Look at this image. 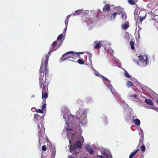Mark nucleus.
I'll return each mask as SVG.
<instances>
[{"instance_id":"obj_1","label":"nucleus","mask_w":158,"mask_h":158,"mask_svg":"<svg viewBox=\"0 0 158 158\" xmlns=\"http://www.w3.org/2000/svg\"><path fill=\"white\" fill-rule=\"evenodd\" d=\"M60 45L57 44L56 41L53 42L52 45V48L51 50L48 52L44 57L43 58L42 60L40 68V75L43 74H44V71H45V73L48 72L47 69V65L49 60V58L51 55V53L53 52L56 51L59 47Z\"/></svg>"},{"instance_id":"obj_2","label":"nucleus","mask_w":158,"mask_h":158,"mask_svg":"<svg viewBox=\"0 0 158 158\" xmlns=\"http://www.w3.org/2000/svg\"><path fill=\"white\" fill-rule=\"evenodd\" d=\"M80 112H81L80 110H78L77 112V114L79 115V117H77V119L79 120L80 123L84 124L85 123H86L87 119L86 116L87 111L86 110H85L83 111V113L80 114Z\"/></svg>"},{"instance_id":"obj_3","label":"nucleus","mask_w":158,"mask_h":158,"mask_svg":"<svg viewBox=\"0 0 158 158\" xmlns=\"http://www.w3.org/2000/svg\"><path fill=\"white\" fill-rule=\"evenodd\" d=\"M76 52L73 51H70L67 52L66 53L64 54L62 57V59L63 60H65L69 58H72L73 59H75V57H77V56L72 55V56H68V55L70 54H75Z\"/></svg>"},{"instance_id":"obj_4","label":"nucleus","mask_w":158,"mask_h":158,"mask_svg":"<svg viewBox=\"0 0 158 158\" xmlns=\"http://www.w3.org/2000/svg\"><path fill=\"white\" fill-rule=\"evenodd\" d=\"M74 117V116L71 114L68 115L65 114L63 116L65 120V123L68 125L69 123H70L73 120Z\"/></svg>"},{"instance_id":"obj_5","label":"nucleus","mask_w":158,"mask_h":158,"mask_svg":"<svg viewBox=\"0 0 158 158\" xmlns=\"http://www.w3.org/2000/svg\"><path fill=\"white\" fill-rule=\"evenodd\" d=\"M102 154L106 157L107 158H112L110 152L107 150H104L103 151Z\"/></svg>"},{"instance_id":"obj_6","label":"nucleus","mask_w":158,"mask_h":158,"mask_svg":"<svg viewBox=\"0 0 158 158\" xmlns=\"http://www.w3.org/2000/svg\"><path fill=\"white\" fill-rule=\"evenodd\" d=\"M110 5L109 4H106L103 7V13L111 11Z\"/></svg>"},{"instance_id":"obj_7","label":"nucleus","mask_w":158,"mask_h":158,"mask_svg":"<svg viewBox=\"0 0 158 158\" xmlns=\"http://www.w3.org/2000/svg\"><path fill=\"white\" fill-rule=\"evenodd\" d=\"M151 17L152 20L155 21L156 22L155 24L156 26L158 24V15H151Z\"/></svg>"},{"instance_id":"obj_8","label":"nucleus","mask_w":158,"mask_h":158,"mask_svg":"<svg viewBox=\"0 0 158 158\" xmlns=\"http://www.w3.org/2000/svg\"><path fill=\"white\" fill-rule=\"evenodd\" d=\"M42 104H43V105L42 107V109L41 110L40 109V113H45L46 111V103L45 100H44Z\"/></svg>"},{"instance_id":"obj_9","label":"nucleus","mask_w":158,"mask_h":158,"mask_svg":"<svg viewBox=\"0 0 158 158\" xmlns=\"http://www.w3.org/2000/svg\"><path fill=\"white\" fill-rule=\"evenodd\" d=\"M95 45L94 48L95 49H100L101 48L102 42L101 41H95L94 43Z\"/></svg>"},{"instance_id":"obj_10","label":"nucleus","mask_w":158,"mask_h":158,"mask_svg":"<svg viewBox=\"0 0 158 158\" xmlns=\"http://www.w3.org/2000/svg\"><path fill=\"white\" fill-rule=\"evenodd\" d=\"M143 12L144 13V16H142L141 15V13H142V12H140L139 14V21H140V22L141 23H142V21L144 19H145L146 18V16L147 14L144 12Z\"/></svg>"},{"instance_id":"obj_11","label":"nucleus","mask_w":158,"mask_h":158,"mask_svg":"<svg viewBox=\"0 0 158 158\" xmlns=\"http://www.w3.org/2000/svg\"><path fill=\"white\" fill-rule=\"evenodd\" d=\"M76 148H78L79 149H81V148L82 147V143L81 142L80 140L77 141L74 144Z\"/></svg>"},{"instance_id":"obj_12","label":"nucleus","mask_w":158,"mask_h":158,"mask_svg":"<svg viewBox=\"0 0 158 158\" xmlns=\"http://www.w3.org/2000/svg\"><path fill=\"white\" fill-rule=\"evenodd\" d=\"M77 148L75 145H71L69 147V149L70 152H76Z\"/></svg>"},{"instance_id":"obj_13","label":"nucleus","mask_w":158,"mask_h":158,"mask_svg":"<svg viewBox=\"0 0 158 158\" xmlns=\"http://www.w3.org/2000/svg\"><path fill=\"white\" fill-rule=\"evenodd\" d=\"M139 150V149H137L134 150L132 152H131L129 155V158H132L138 152Z\"/></svg>"},{"instance_id":"obj_14","label":"nucleus","mask_w":158,"mask_h":158,"mask_svg":"<svg viewBox=\"0 0 158 158\" xmlns=\"http://www.w3.org/2000/svg\"><path fill=\"white\" fill-rule=\"evenodd\" d=\"M85 149L90 154H92L94 153L93 150L90 148L89 145L86 146Z\"/></svg>"},{"instance_id":"obj_15","label":"nucleus","mask_w":158,"mask_h":158,"mask_svg":"<svg viewBox=\"0 0 158 158\" xmlns=\"http://www.w3.org/2000/svg\"><path fill=\"white\" fill-rule=\"evenodd\" d=\"M145 102L146 103L149 105L153 106H154V103L152 101V100L151 99H148L146 98L145 99Z\"/></svg>"},{"instance_id":"obj_16","label":"nucleus","mask_w":158,"mask_h":158,"mask_svg":"<svg viewBox=\"0 0 158 158\" xmlns=\"http://www.w3.org/2000/svg\"><path fill=\"white\" fill-rule=\"evenodd\" d=\"M48 97V94L47 93H44V91H43L42 92V98L43 100H46V99Z\"/></svg>"},{"instance_id":"obj_17","label":"nucleus","mask_w":158,"mask_h":158,"mask_svg":"<svg viewBox=\"0 0 158 158\" xmlns=\"http://www.w3.org/2000/svg\"><path fill=\"white\" fill-rule=\"evenodd\" d=\"M129 27V24L127 23H125L124 24H123L122 25V28L124 29H127Z\"/></svg>"},{"instance_id":"obj_18","label":"nucleus","mask_w":158,"mask_h":158,"mask_svg":"<svg viewBox=\"0 0 158 158\" xmlns=\"http://www.w3.org/2000/svg\"><path fill=\"white\" fill-rule=\"evenodd\" d=\"M34 118L35 122H38L40 118V116L37 114H35L34 115Z\"/></svg>"},{"instance_id":"obj_19","label":"nucleus","mask_w":158,"mask_h":158,"mask_svg":"<svg viewBox=\"0 0 158 158\" xmlns=\"http://www.w3.org/2000/svg\"><path fill=\"white\" fill-rule=\"evenodd\" d=\"M133 121L135 122V124L137 126H139L140 124V122L139 119L136 118L135 120L133 119Z\"/></svg>"},{"instance_id":"obj_20","label":"nucleus","mask_w":158,"mask_h":158,"mask_svg":"<svg viewBox=\"0 0 158 158\" xmlns=\"http://www.w3.org/2000/svg\"><path fill=\"white\" fill-rule=\"evenodd\" d=\"M117 15V13L114 12L111 15L110 17L111 20H114Z\"/></svg>"},{"instance_id":"obj_21","label":"nucleus","mask_w":158,"mask_h":158,"mask_svg":"<svg viewBox=\"0 0 158 158\" xmlns=\"http://www.w3.org/2000/svg\"><path fill=\"white\" fill-rule=\"evenodd\" d=\"M133 85V83L132 82L130 81H128L126 83V85L127 87L130 88Z\"/></svg>"},{"instance_id":"obj_22","label":"nucleus","mask_w":158,"mask_h":158,"mask_svg":"<svg viewBox=\"0 0 158 158\" xmlns=\"http://www.w3.org/2000/svg\"><path fill=\"white\" fill-rule=\"evenodd\" d=\"M139 57V60L140 62H141L144 63L145 62V60L143 56L142 55L138 56Z\"/></svg>"},{"instance_id":"obj_23","label":"nucleus","mask_w":158,"mask_h":158,"mask_svg":"<svg viewBox=\"0 0 158 158\" xmlns=\"http://www.w3.org/2000/svg\"><path fill=\"white\" fill-rule=\"evenodd\" d=\"M130 44L131 47V48L132 49L134 50L135 48L134 47L135 43L131 41L130 42Z\"/></svg>"},{"instance_id":"obj_24","label":"nucleus","mask_w":158,"mask_h":158,"mask_svg":"<svg viewBox=\"0 0 158 158\" xmlns=\"http://www.w3.org/2000/svg\"><path fill=\"white\" fill-rule=\"evenodd\" d=\"M121 17L122 19L125 20L127 18L126 14L124 13H123L121 15Z\"/></svg>"},{"instance_id":"obj_25","label":"nucleus","mask_w":158,"mask_h":158,"mask_svg":"<svg viewBox=\"0 0 158 158\" xmlns=\"http://www.w3.org/2000/svg\"><path fill=\"white\" fill-rule=\"evenodd\" d=\"M64 36V35L63 34L59 35L57 38V40H61Z\"/></svg>"},{"instance_id":"obj_26","label":"nucleus","mask_w":158,"mask_h":158,"mask_svg":"<svg viewBox=\"0 0 158 158\" xmlns=\"http://www.w3.org/2000/svg\"><path fill=\"white\" fill-rule=\"evenodd\" d=\"M124 72L125 76V77L128 78H131L130 76L129 75L128 72L126 70H125Z\"/></svg>"},{"instance_id":"obj_27","label":"nucleus","mask_w":158,"mask_h":158,"mask_svg":"<svg viewBox=\"0 0 158 158\" xmlns=\"http://www.w3.org/2000/svg\"><path fill=\"white\" fill-rule=\"evenodd\" d=\"M140 148H141V150L143 152H145L146 148L144 145H143L141 147H140Z\"/></svg>"},{"instance_id":"obj_28","label":"nucleus","mask_w":158,"mask_h":158,"mask_svg":"<svg viewBox=\"0 0 158 158\" xmlns=\"http://www.w3.org/2000/svg\"><path fill=\"white\" fill-rule=\"evenodd\" d=\"M84 62H85L84 61L82 60L81 59H79L77 61V62L79 64H84Z\"/></svg>"},{"instance_id":"obj_29","label":"nucleus","mask_w":158,"mask_h":158,"mask_svg":"<svg viewBox=\"0 0 158 158\" xmlns=\"http://www.w3.org/2000/svg\"><path fill=\"white\" fill-rule=\"evenodd\" d=\"M41 129H42V133H44L45 129V128L44 127V124H43L42 123L41 124Z\"/></svg>"},{"instance_id":"obj_30","label":"nucleus","mask_w":158,"mask_h":158,"mask_svg":"<svg viewBox=\"0 0 158 158\" xmlns=\"http://www.w3.org/2000/svg\"><path fill=\"white\" fill-rule=\"evenodd\" d=\"M87 53L88 55V57H89V60L91 61V58L92 57V54L91 53H89L88 52H87Z\"/></svg>"},{"instance_id":"obj_31","label":"nucleus","mask_w":158,"mask_h":158,"mask_svg":"<svg viewBox=\"0 0 158 158\" xmlns=\"http://www.w3.org/2000/svg\"><path fill=\"white\" fill-rule=\"evenodd\" d=\"M128 2L131 5H134L135 4V2L133 0H128Z\"/></svg>"},{"instance_id":"obj_32","label":"nucleus","mask_w":158,"mask_h":158,"mask_svg":"<svg viewBox=\"0 0 158 158\" xmlns=\"http://www.w3.org/2000/svg\"><path fill=\"white\" fill-rule=\"evenodd\" d=\"M42 151H45L47 150V148L45 145H43L42 147Z\"/></svg>"},{"instance_id":"obj_33","label":"nucleus","mask_w":158,"mask_h":158,"mask_svg":"<svg viewBox=\"0 0 158 158\" xmlns=\"http://www.w3.org/2000/svg\"><path fill=\"white\" fill-rule=\"evenodd\" d=\"M79 10H76L74 13L73 14V15H78L80 14L78 12Z\"/></svg>"},{"instance_id":"obj_34","label":"nucleus","mask_w":158,"mask_h":158,"mask_svg":"<svg viewBox=\"0 0 158 158\" xmlns=\"http://www.w3.org/2000/svg\"><path fill=\"white\" fill-rule=\"evenodd\" d=\"M145 66H146V65L148 63V62H148V59L147 57V56H146V57L145 60Z\"/></svg>"},{"instance_id":"obj_35","label":"nucleus","mask_w":158,"mask_h":158,"mask_svg":"<svg viewBox=\"0 0 158 158\" xmlns=\"http://www.w3.org/2000/svg\"><path fill=\"white\" fill-rule=\"evenodd\" d=\"M69 20L68 19H66L65 20V26H66V27H67L68 23L69 22Z\"/></svg>"},{"instance_id":"obj_36","label":"nucleus","mask_w":158,"mask_h":158,"mask_svg":"<svg viewBox=\"0 0 158 158\" xmlns=\"http://www.w3.org/2000/svg\"><path fill=\"white\" fill-rule=\"evenodd\" d=\"M102 77H103V78L105 80H106L107 81V82H108L109 83H110V81L109 80H108L107 78L102 76Z\"/></svg>"},{"instance_id":"obj_37","label":"nucleus","mask_w":158,"mask_h":158,"mask_svg":"<svg viewBox=\"0 0 158 158\" xmlns=\"http://www.w3.org/2000/svg\"><path fill=\"white\" fill-rule=\"evenodd\" d=\"M67 27H65V28H64V32L63 33V34L64 35L65 34V33L66 32V30H67Z\"/></svg>"},{"instance_id":"obj_38","label":"nucleus","mask_w":158,"mask_h":158,"mask_svg":"<svg viewBox=\"0 0 158 158\" xmlns=\"http://www.w3.org/2000/svg\"><path fill=\"white\" fill-rule=\"evenodd\" d=\"M116 13H117V15H120L121 14H122L123 13V12L122 11H118V12H116Z\"/></svg>"},{"instance_id":"obj_39","label":"nucleus","mask_w":158,"mask_h":158,"mask_svg":"<svg viewBox=\"0 0 158 158\" xmlns=\"http://www.w3.org/2000/svg\"><path fill=\"white\" fill-rule=\"evenodd\" d=\"M31 110L32 111L34 112L36 111V109L35 107H32L31 109Z\"/></svg>"},{"instance_id":"obj_40","label":"nucleus","mask_w":158,"mask_h":158,"mask_svg":"<svg viewBox=\"0 0 158 158\" xmlns=\"http://www.w3.org/2000/svg\"><path fill=\"white\" fill-rule=\"evenodd\" d=\"M83 53V52H76V53H75V54H77L78 56H79V57H80V56L79 55V54H82Z\"/></svg>"},{"instance_id":"obj_41","label":"nucleus","mask_w":158,"mask_h":158,"mask_svg":"<svg viewBox=\"0 0 158 158\" xmlns=\"http://www.w3.org/2000/svg\"><path fill=\"white\" fill-rule=\"evenodd\" d=\"M132 97H134L135 98H137V96L136 94H134L132 95Z\"/></svg>"},{"instance_id":"obj_42","label":"nucleus","mask_w":158,"mask_h":158,"mask_svg":"<svg viewBox=\"0 0 158 158\" xmlns=\"http://www.w3.org/2000/svg\"><path fill=\"white\" fill-rule=\"evenodd\" d=\"M72 130H73V129L71 128H66V130L68 131H72Z\"/></svg>"},{"instance_id":"obj_43","label":"nucleus","mask_w":158,"mask_h":158,"mask_svg":"<svg viewBox=\"0 0 158 158\" xmlns=\"http://www.w3.org/2000/svg\"><path fill=\"white\" fill-rule=\"evenodd\" d=\"M81 137V142H82V143H83L84 142V138H83V137L82 136Z\"/></svg>"},{"instance_id":"obj_44","label":"nucleus","mask_w":158,"mask_h":158,"mask_svg":"<svg viewBox=\"0 0 158 158\" xmlns=\"http://www.w3.org/2000/svg\"><path fill=\"white\" fill-rule=\"evenodd\" d=\"M71 15H69L68 16H67L66 19H69V18L71 16Z\"/></svg>"},{"instance_id":"obj_45","label":"nucleus","mask_w":158,"mask_h":158,"mask_svg":"<svg viewBox=\"0 0 158 158\" xmlns=\"http://www.w3.org/2000/svg\"><path fill=\"white\" fill-rule=\"evenodd\" d=\"M143 136H142L140 138V139H141V138H142V139H143ZM139 141L140 142V143H141L142 141V140H141V139H140Z\"/></svg>"},{"instance_id":"obj_46","label":"nucleus","mask_w":158,"mask_h":158,"mask_svg":"<svg viewBox=\"0 0 158 158\" xmlns=\"http://www.w3.org/2000/svg\"><path fill=\"white\" fill-rule=\"evenodd\" d=\"M98 157H99L100 158H104L103 156H98Z\"/></svg>"},{"instance_id":"obj_47","label":"nucleus","mask_w":158,"mask_h":158,"mask_svg":"<svg viewBox=\"0 0 158 158\" xmlns=\"http://www.w3.org/2000/svg\"><path fill=\"white\" fill-rule=\"evenodd\" d=\"M45 139L48 142V141H49L47 137H45Z\"/></svg>"},{"instance_id":"obj_48","label":"nucleus","mask_w":158,"mask_h":158,"mask_svg":"<svg viewBox=\"0 0 158 158\" xmlns=\"http://www.w3.org/2000/svg\"><path fill=\"white\" fill-rule=\"evenodd\" d=\"M36 112L38 113H40V109H38L37 110H36Z\"/></svg>"},{"instance_id":"obj_49","label":"nucleus","mask_w":158,"mask_h":158,"mask_svg":"<svg viewBox=\"0 0 158 158\" xmlns=\"http://www.w3.org/2000/svg\"><path fill=\"white\" fill-rule=\"evenodd\" d=\"M75 54H69L68 55V56H72V55H74Z\"/></svg>"},{"instance_id":"obj_50","label":"nucleus","mask_w":158,"mask_h":158,"mask_svg":"<svg viewBox=\"0 0 158 158\" xmlns=\"http://www.w3.org/2000/svg\"><path fill=\"white\" fill-rule=\"evenodd\" d=\"M98 73H98V72H97V73H95V74H96V75L97 76H99V75H98Z\"/></svg>"},{"instance_id":"obj_51","label":"nucleus","mask_w":158,"mask_h":158,"mask_svg":"<svg viewBox=\"0 0 158 158\" xmlns=\"http://www.w3.org/2000/svg\"><path fill=\"white\" fill-rule=\"evenodd\" d=\"M136 63L137 64H138V65H139V62L138 61H136Z\"/></svg>"},{"instance_id":"obj_52","label":"nucleus","mask_w":158,"mask_h":158,"mask_svg":"<svg viewBox=\"0 0 158 158\" xmlns=\"http://www.w3.org/2000/svg\"><path fill=\"white\" fill-rule=\"evenodd\" d=\"M69 158H75L74 157H69Z\"/></svg>"},{"instance_id":"obj_53","label":"nucleus","mask_w":158,"mask_h":158,"mask_svg":"<svg viewBox=\"0 0 158 158\" xmlns=\"http://www.w3.org/2000/svg\"><path fill=\"white\" fill-rule=\"evenodd\" d=\"M72 135H75V133H74V134H72Z\"/></svg>"},{"instance_id":"obj_54","label":"nucleus","mask_w":158,"mask_h":158,"mask_svg":"<svg viewBox=\"0 0 158 158\" xmlns=\"http://www.w3.org/2000/svg\"><path fill=\"white\" fill-rule=\"evenodd\" d=\"M90 19V18H88V21H89Z\"/></svg>"},{"instance_id":"obj_55","label":"nucleus","mask_w":158,"mask_h":158,"mask_svg":"<svg viewBox=\"0 0 158 158\" xmlns=\"http://www.w3.org/2000/svg\"><path fill=\"white\" fill-rule=\"evenodd\" d=\"M84 22H85V23H87L88 22H86V21H84Z\"/></svg>"},{"instance_id":"obj_56","label":"nucleus","mask_w":158,"mask_h":158,"mask_svg":"<svg viewBox=\"0 0 158 158\" xmlns=\"http://www.w3.org/2000/svg\"><path fill=\"white\" fill-rule=\"evenodd\" d=\"M157 104H158V100H157Z\"/></svg>"},{"instance_id":"obj_57","label":"nucleus","mask_w":158,"mask_h":158,"mask_svg":"<svg viewBox=\"0 0 158 158\" xmlns=\"http://www.w3.org/2000/svg\"><path fill=\"white\" fill-rule=\"evenodd\" d=\"M43 88H44V86H43Z\"/></svg>"},{"instance_id":"obj_58","label":"nucleus","mask_w":158,"mask_h":158,"mask_svg":"<svg viewBox=\"0 0 158 158\" xmlns=\"http://www.w3.org/2000/svg\"><path fill=\"white\" fill-rule=\"evenodd\" d=\"M38 141H39V143H40V139H39Z\"/></svg>"},{"instance_id":"obj_59","label":"nucleus","mask_w":158,"mask_h":158,"mask_svg":"<svg viewBox=\"0 0 158 158\" xmlns=\"http://www.w3.org/2000/svg\"><path fill=\"white\" fill-rule=\"evenodd\" d=\"M69 142H71L70 140H69Z\"/></svg>"},{"instance_id":"obj_60","label":"nucleus","mask_w":158,"mask_h":158,"mask_svg":"<svg viewBox=\"0 0 158 158\" xmlns=\"http://www.w3.org/2000/svg\"><path fill=\"white\" fill-rule=\"evenodd\" d=\"M84 158H87V157H84Z\"/></svg>"},{"instance_id":"obj_61","label":"nucleus","mask_w":158,"mask_h":158,"mask_svg":"<svg viewBox=\"0 0 158 158\" xmlns=\"http://www.w3.org/2000/svg\"><path fill=\"white\" fill-rule=\"evenodd\" d=\"M38 137H39V138H40V136H38Z\"/></svg>"},{"instance_id":"obj_62","label":"nucleus","mask_w":158,"mask_h":158,"mask_svg":"<svg viewBox=\"0 0 158 158\" xmlns=\"http://www.w3.org/2000/svg\"><path fill=\"white\" fill-rule=\"evenodd\" d=\"M41 86H42V85H41Z\"/></svg>"}]
</instances>
